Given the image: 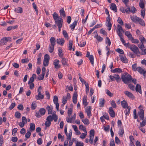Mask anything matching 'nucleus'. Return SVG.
Masks as SVG:
<instances>
[{
    "label": "nucleus",
    "mask_w": 146,
    "mask_h": 146,
    "mask_svg": "<svg viewBox=\"0 0 146 146\" xmlns=\"http://www.w3.org/2000/svg\"><path fill=\"white\" fill-rule=\"evenodd\" d=\"M121 78L122 81L126 84L129 82L132 79L131 76L126 72L122 74Z\"/></svg>",
    "instance_id": "1"
},
{
    "label": "nucleus",
    "mask_w": 146,
    "mask_h": 146,
    "mask_svg": "<svg viewBox=\"0 0 146 146\" xmlns=\"http://www.w3.org/2000/svg\"><path fill=\"white\" fill-rule=\"evenodd\" d=\"M140 110L139 111L138 113V115L140 119H143L144 117V111L143 110V107L142 105H140L139 107Z\"/></svg>",
    "instance_id": "2"
},
{
    "label": "nucleus",
    "mask_w": 146,
    "mask_h": 146,
    "mask_svg": "<svg viewBox=\"0 0 146 146\" xmlns=\"http://www.w3.org/2000/svg\"><path fill=\"white\" fill-rule=\"evenodd\" d=\"M11 38L10 37H4L0 41V45H5L8 41H11Z\"/></svg>",
    "instance_id": "3"
},
{
    "label": "nucleus",
    "mask_w": 146,
    "mask_h": 146,
    "mask_svg": "<svg viewBox=\"0 0 146 146\" xmlns=\"http://www.w3.org/2000/svg\"><path fill=\"white\" fill-rule=\"evenodd\" d=\"M50 56L48 54H46L44 56L43 61V65L45 66H47L48 65Z\"/></svg>",
    "instance_id": "4"
},
{
    "label": "nucleus",
    "mask_w": 146,
    "mask_h": 146,
    "mask_svg": "<svg viewBox=\"0 0 146 146\" xmlns=\"http://www.w3.org/2000/svg\"><path fill=\"white\" fill-rule=\"evenodd\" d=\"M130 49L136 54H138L140 53L138 48L136 46L134 45H132V46L130 47Z\"/></svg>",
    "instance_id": "5"
},
{
    "label": "nucleus",
    "mask_w": 146,
    "mask_h": 146,
    "mask_svg": "<svg viewBox=\"0 0 146 146\" xmlns=\"http://www.w3.org/2000/svg\"><path fill=\"white\" fill-rule=\"evenodd\" d=\"M58 98L57 96H54L53 102L56 105V108L58 111H59V104L58 103Z\"/></svg>",
    "instance_id": "6"
},
{
    "label": "nucleus",
    "mask_w": 146,
    "mask_h": 146,
    "mask_svg": "<svg viewBox=\"0 0 146 146\" xmlns=\"http://www.w3.org/2000/svg\"><path fill=\"white\" fill-rule=\"evenodd\" d=\"M117 33L119 36H122V33L124 32V31L123 30L122 27L119 25L117 26Z\"/></svg>",
    "instance_id": "7"
},
{
    "label": "nucleus",
    "mask_w": 146,
    "mask_h": 146,
    "mask_svg": "<svg viewBox=\"0 0 146 146\" xmlns=\"http://www.w3.org/2000/svg\"><path fill=\"white\" fill-rule=\"evenodd\" d=\"M106 26L108 27V30L110 31L111 29L112 25L110 22V18L109 16H108L106 18Z\"/></svg>",
    "instance_id": "8"
},
{
    "label": "nucleus",
    "mask_w": 146,
    "mask_h": 146,
    "mask_svg": "<svg viewBox=\"0 0 146 146\" xmlns=\"http://www.w3.org/2000/svg\"><path fill=\"white\" fill-rule=\"evenodd\" d=\"M91 110V107L90 106H87L85 109V112L86 113L88 117L89 118L92 115Z\"/></svg>",
    "instance_id": "9"
},
{
    "label": "nucleus",
    "mask_w": 146,
    "mask_h": 146,
    "mask_svg": "<svg viewBox=\"0 0 146 146\" xmlns=\"http://www.w3.org/2000/svg\"><path fill=\"white\" fill-rule=\"evenodd\" d=\"M125 94L130 98L133 99L135 98V97L133 94L131 92L128 91H125L124 92Z\"/></svg>",
    "instance_id": "10"
},
{
    "label": "nucleus",
    "mask_w": 146,
    "mask_h": 146,
    "mask_svg": "<svg viewBox=\"0 0 146 146\" xmlns=\"http://www.w3.org/2000/svg\"><path fill=\"white\" fill-rule=\"evenodd\" d=\"M60 61L58 59H55L53 61V64L54 66V68L58 69L60 67V65L59 64Z\"/></svg>",
    "instance_id": "11"
},
{
    "label": "nucleus",
    "mask_w": 146,
    "mask_h": 146,
    "mask_svg": "<svg viewBox=\"0 0 146 146\" xmlns=\"http://www.w3.org/2000/svg\"><path fill=\"white\" fill-rule=\"evenodd\" d=\"M65 42L64 39L63 38H58L56 40L57 43L61 45H63Z\"/></svg>",
    "instance_id": "12"
},
{
    "label": "nucleus",
    "mask_w": 146,
    "mask_h": 146,
    "mask_svg": "<svg viewBox=\"0 0 146 146\" xmlns=\"http://www.w3.org/2000/svg\"><path fill=\"white\" fill-rule=\"evenodd\" d=\"M78 97V94L76 92H74L72 97L73 102L74 104L77 103V100Z\"/></svg>",
    "instance_id": "13"
},
{
    "label": "nucleus",
    "mask_w": 146,
    "mask_h": 146,
    "mask_svg": "<svg viewBox=\"0 0 146 146\" xmlns=\"http://www.w3.org/2000/svg\"><path fill=\"white\" fill-rule=\"evenodd\" d=\"M119 56L121 60L124 63H127L128 60L126 57L125 55H120Z\"/></svg>",
    "instance_id": "14"
},
{
    "label": "nucleus",
    "mask_w": 146,
    "mask_h": 146,
    "mask_svg": "<svg viewBox=\"0 0 146 146\" xmlns=\"http://www.w3.org/2000/svg\"><path fill=\"white\" fill-rule=\"evenodd\" d=\"M55 22L58 27H62L63 20L62 18H60V19L55 21Z\"/></svg>",
    "instance_id": "15"
},
{
    "label": "nucleus",
    "mask_w": 146,
    "mask_h": 146,
    "mask_svg": "<svg viewBox=\"0 0 146 146\" xmlns=\"http://www.w3.org/2000/svg\"><path fill=\"white\" fill-rule=\"evenodd\" d=\"M130 17L132 21L135 23L137 22L139 19L136 16H130Z\"/></svg>",
    "instance_id": "16"
},
{
    "label": "nucleus",
    "mask_w": 146,
    "mask_h": 146,
    "mask_svg": "<svg viewBox=\"0 0 146 146\" xmlns=\"http://www.w3.org/2000/svg\"><path fill=\"white\" fill-rule=\"evenodd\" d=\"M44 98L43 94H41V93H38V95H36L35 96V98L37 100L43 99Z\"/></svg>",
    "instance_id": "17"
},
{
    "label": "nucleus",
    "mask_w": 146,
    "mask_h": 146,
    "mask_svg": "<svg viewBox=\"0 0 146 146\" xmlns=\"http://www.w3.org/2000/svg\"><path fill=\"white\" fill-rule=\"evenodd\" d=\"M137 71L141 74H145L146 73V71L140 67H138Z\"/></svg>",
    "instance_id": "18"
},
{
    "label": "nucleus",
    "mask_w": 146,
    "mask_h": 146,
    "mask_svg": "<svg viewBox=\"0 0 146 146\" xmlns=\"http://www.w3.org/2000/svg\"><path fill=\"white\" fill-rule=\"evenodd\" d=\"M109 112L111 117H115V113L112 107H111L109 108Z\"/></svg>",
    "instance_id": "19"
},
{
    "label": "nucleus",
    "mask_w": 146,
    "mask_h": 146,
    "mask_svg": "<svg viewBox=\"0 0 146 146\" xmlns=\"http://www.w3.org/2000/svg\"><path fill=\"white\" fill-rule=\"evenodd\" d=\"M67 136L66 139L67 140H70L71 138L72 135V131L70 129L69 131L68 134L67 133V134H66Z\"/></svg>",
    "instance_id": "20"
},
{
    "label": "nucleus",
    "mask_w": 146,
    "mask_h": 146,
    "mask_svg": "<svg viewBox=\"0 0 146 146\" xmlns=\"http://www.w3.org/2000/svg\"><path fill=\"white\" fill-rule=\"evenodd\" d=\"M50 44L55 46L56 45V39L54 37H52L50 39Z\"/></svg>",
    "instance_id": "21"
},
{
    "label": "nucleus",
    "mask_w": 146,
    "mask_h": 146,
    "mask_svg": "<svg viewBox=\"0 0 146 146\" xmlns=\"http://www.w3.org/2000/svg\"><path fill=\"white\" fill-rule=\"evenodd\" d=\"M110 7L111 9L113 11L115 12H116L117 11L116 6L114 3H111L110 6Z\"/></svg>",
    "instance_id": "22"
},
{
    "label": "nucleus",
    "mask_w": 146,
    "mask_h": 146,
    "mask_svg": "<svg viewBox=\"0 0 146 146\" xmlns=\"http://www.w3.org/2000/svg\"><path fill=\"white\" fill-rule=\"evenodd\" d=\"M121 105L123 108H127L128 104L127 102L125 100L121 102Z\"/></svg>",
    "instance_id": "23"
},
{
    "label": "nucleus",
    "mask_w": 146,
    "mask_h": 146,
    "mask_svg": "<svg viewBox=\"0 0 146 146\" xmlns=\"http://www.w3.org/2000/svg\"><path fill=\"white\" fill-rule=\"evenodd\" d=\"M87 97L86 96H84L83 99V104L85 106H86L88 105V103L87 102Z\"/></svg>",
    "instance_id": "24"
},
{
    "label": "nucleus",
    "mask_w": 146,
    "mask_h": 146,
    "mask_svg": "<svg viewBox=\"0 0 146 146\" xmlns=\"http://www.w3.org/2000/svg\"><path fill=\"white\" fill-rule=\"evenodd\" d=\"M14 11L18 13H21L23 12V9L21 7H19L15 9Z\"/></svg>",
    "instance_id": "25"
},
{
    "label": "nucleus",
    "mask_w": 146,
    "mask_h": 146,
    "mask_svg": "<svg viewBox=\"0 0 146 146\" xmlns=\"http://www.w3.org/2000/svg\"><path fill=\"white\" fill-rule=\"evenodd\" d=\"M53 18L54 20L55 21L60 19L61 18H60L58 16V14L56 12L54 13L53 14Z\"/></svg>",
    "instance_id": "26"
},
{
    "label": "nucleus",
    "mask_w": 146,
    "mask_h": 146,
    "mask_svg": "<svg viewBox=\"0 0 146 146\" xmlns=\"http://www.w3.org/2000/svg\"><path fill=\"white\" fill-rule=\"evenodd\" d=\"M111 72L113 73H120L122 72V70L119 68H115L112 70Z\"/></svg>",
    "instance_id": "27"
},
{
    "label": "nucleus",
    "mask_w": 146,
    "mask_h": 146,
    "mask_svg": "<svg viewBox=\"0 0 146 146\" xmlns=\"http://www.w3.org/2000/svg\"><path fill=\"white\" fill-rule=\"evenodd\" d=\"M46 109L48 111V114H50L52 113V107L48 106L46 107Z\"/></svg>",
    "instance_id": "28"
},
{
    "label": "nucleus",
    "mask_w": 146,
    "mask_h": 146,
    "mask_svg": "<svg viewBox=\"0 0 146 146\" xmlns=\"http://www.w3.org/2000/svg\"><path fill=\"white\" fill-rule=\"evenodd\" d=\"M105 104V100L103 98H101L99 100V105L100 107H103Z\"/></svg>",
    "instance_id": "29"
},
{
    "label": "nucleus",
    "mask_w": 146,
    "mask_h": 146,
    "mask_svg": "<svg viewBox=\"0 0 146 146\" xmlns=\"http://www.w3.org/2000/svg\"><path fill=\"white\" fill-rule=\"evenodd\" d=\"M135 89L137 92H139L140 93H141V86L137 84L136 85Z\"/></svg>",
    "instance_id": "30"
},
{
    "label": "nucleus",
    "mask_w": 146,
    "mask_h": 146,
    "mask_svg": "<svg viewBox=\"0 0 146 146\" xmlns=\"http://www.w3.org/2000/svg\"><path fill=\"white\" fill-rule=\"evenodd\" d=\"M58 56L60 57H62L63 56V54L62 53V48L59 47L58 49Z\"/></svg>",
    "instance_id": "31"
},
{
    "label": "nucleus",
    "mask_w": 146,
    "mask_h": 146,
    "mask_svg": "<svg viewBox=\"0 0 146 146\" xmlns=\"http://www.w3.org/2000/svg\"><path fill=\"white\" fill-rule=\"evenodd\" d=\"M82 121L86 125H88L90 124L89 121L86 118L82 119Z\"/></svg>",
    "instance_id": "32"
},
{
    "label": "nucleus",
    "mask_w": 146,
    "mask_h": 146,
    "mask_svg": "<svg viewBox=\"0 0 146 146\" xmlns=\"http://www.w3.org/2000/svg\"><path fill=\"white\" fill-rule=\"evenodd\" d=\"M73 44V43L72 41L69 40L68 45V48L69 50H72Z\"/></svg>",
    "instance_id": "33"
},
{
    "label": "nucleus",
    "mask_w": 146,
    "mask_h": 146,
    "mask_svg": "<svg viewBox=\"0 0 146 146\" xmlns=\"http://www.w3.org/2000/svg\"><path fill=\"white\" fill-rule=\"evenodd\" d=\"M31 108L32 110L35 109L37 107L36 102L35 101L33 102L31 106Z\"/></svg>",
    "instance_id": "34"
},
{
    "label": "nucleus",
    "mask_w": 146,
    "mask_h": 146,
    "mask_svg": "<svg viewBox=\"0 0 146 146\" xmlns=\"http://www.w3.org/2000/svg\"><path fill=\"white\" fill-rule=\"evenodd\" d=\"M62 63L63 66L67 65L68 60L65 58H63L62 60Z\"/></svg>",
    "instance_id": "35"
},
{
    "label": "nucleus",
    "mask_w": 146,
    "mask_h": 146,
    "mask_svg": "<svg viewBox=\"0 0 146 146\" xmlns=\"http://www.w3.org/2000/svg\"><path fill=\"white\" fill-rule=\"evenodd\" d=\"M60 15L63 17H65V13L63 8H62L59 11Z\"/></svg>",
    "instance_id": "36"
},
{
    "label": "nucleus",
    "mask_w": 146,
    "mask_h": 146,
    "mask_svg": "<svg viewBox=\"0 0 146 146\" xmlns=\"http://www.w3.org/2000/svg\"><path fill=\"white\" fill-rule=\"evenodd\" d=\"M55 46L49 44L48 47L49 51L50 52H52L54 50V47Z\"/></svg>",
    "instance_id": "37"
},
{
    "label": "nucleus",
    "mask_w": 146,
    "mask_h": 146,
    "mask_svg": "<svg viewBox=\"0 0 146 146\" xmlns=\"http://www.w3.org/2000/svg\"><path fill=\"white\" fill-rule=\"evenodd\" d=\"M139 39L141 43L143 44L146 43V40L143 36H140L139 37Z\"/></svg>",
    "instance_id": "38"
},
{
    "label": "nucleus",
    "mask_w": 146,
    "mask_h": 146,
    "mask_svg": "<svg viewBox=\"0 0 146 146\" xmlns=\"http://www.w3.org/2000/svg\"><path fill=\"white\" fill-rule=\"evenodd\" d=\"M88 58L92 64L93 65L94 64V58L93 56L92 55H90Z\"/></svg>",
    "instance_id": "39"
},
{
    "label": "nucleus",
    "mask_w": 146,
    "mask_h": 146,
    "mask_svg": "<svg viewBox=\"0 0 146 146\" xmlns=\"http://www.w3.org/2000/svg\"><path fill=\"white\" fill-rule=\"evenodd\" d=\"M30 130L31 131H33L35 130V124L33 123H31L30 124Z\"/></svg>",
    "instance_id": "40"
},
{
    "label": "nucleus",
    "mask_w": 146,
    "mask_h": 146,
    "mask_svg": "<svg viewBox=\"0 0 146 146\" xmlns=\"http://www.w3.org/2000/svg\"><path fill=\"white\" fill-rule=\"evenodd\" d=\"M77 24V22L76 21H74V22L70 25V27L72 30H73L76 26Z\"/></svg>",
    "instance_id": "41"
},
{
    "label": "nucleus",
    "mask_w": 146,
    "mask_h": 146,
    "mask_svg": "<svg viewBox=\"0 0 146 146\" xmlns=\"http://www.w3.org/2000/svg\"><path fill=\"white\" fill-rule=\"evenodd\" d=\"M84 133H82L80 136V138L81 139H83L85 138L87 135V131L84 132Z\"/></svg>",
    "instance_id": "42"
},
{
    "label": "nucleus",
    "mask_w": 146,
    "mask_h": 146,
    "mask_svg": "<svg viewBox=\"0 0 146 146\" xmlns=\"http://www.w3.org/2000/svg\"><path fill=\"white\" fill-rule=\"evenodd\" d=\"M126 108L127 109L125 110V114L126 115H128L130 113V111L131 108L129 106L127 107Z\"/></svg>",
    "instance_id": "43"
},
{
    "label": "nucleus",
    "mask_w": 146,
    "mask_h": 146,
    "mask_svg": "<svg viewBox=\"0 0 146 146\" xmlns=\"http://www.w3.org/2000/svg\"><path fill=\"white\" fill-rule=\"evenodd\" d=\"M94 37L99 42H101L103 40V38L98 35H96Z\"/></svg>",
    "instance_id": "44"
},
{
    "label": "nucleus",
    "mask_w": 146,
    "mask_h": 146,
    "mask_svg": "<svg viewBox=\"0 0 146 146\" xmlns=\"http://www.w3.org/2000/svg\"><path fill=\"white\" fill-rule=\"evenodd\" d=\"M85 85L86 86V94H88L89 91V86L87 82H85Z\"/></svg>",
    "instance_id": "45"
},
{
    "label": "nucleus",
    "mask_w": 146,
    "mask_h": 146,
    "mask_svg": "<svg viewBox=\"0 0 146 146\" xmlns=\"http://www.w3.org/2000/svg\"><path fill=\"white\" fill-rule=\"evenodd\" d=\"M138 22L141 25L143 26H144L145 25V23L144 21L140 18H139Z\"/></svg>",
    "instance_id": "46"
},
{
    "label": "nucleus",
    "mask_w": 146,
    "mask_h": 146,
    "mask_svg": "<svg viewBox=\"0 0 146 146\" xmlns=\"http://www.w3.org/2000/svg\"><path fill=\"white\" fill-rule=\"evenodd\" d=\"M68 99L65 96H63L62 98V106H63L66 103Z\"/></svg>",
    "instance_id": "47"
},
{
    "label": "nucleus",
    "mask_w": 146,
    "mask_h": 146,
    "mask_svg": "<svg viewBox=\"0 0 146 146\" xmlns=\"http://www.w3.org/2000/svg\"><path fill=\"white\" fill-rule=\"evenodd\" d=\"M45 110L43 108H40L39 110V112L42 115H44L45 113Z\"/></svg>",
    "instance_id": "48"
},
{
    "label": "nucleus",
    "mask_w": 146,
    "mask_h": 146,
    "mask_svg": "<svg viewBox=\"0 0 146 146\" xmlns=\"http://www.w3.org/2000/svg\"><path fill=\"white\" fill-rule=\"evenodd\" d=\"M79 129L80 130H82L84 132L87 131L86 127H84L82 125H79Z\"/></svg>",
    "instance_id": "49"
},
{
    "label": "nucleus",
    "mask_w": 146,
    "mask_h": 146,
    "mask_svg": "<svg viewBox=\"0 0 146 146\" xmlns=\"http://www.w3.org/2000/svg\"><path fill=\"white\" fill-rule=\"evenodd\" d=\"M137 65L136 64H135L132 65V70L134 71H137Z\"/></svg>",
    "instance_id": "50"
},
{
    "label": "nucleus",
    "mask_w": 146,
    "mask_h": 146,
    "mask_svg": "<svg viewBox=\"0 0 146 146\" xmlns=\"http://www.w3.org/2000/svg\"><path fill=\"white\" fill-rule=\"evenodd\" d=\"M139 6L141 8L144 9V5L143 0H140V2L139 3Z\"/></svg>",
    "instance_id": "51"
},
{
    "label": "nucleus",
    "mask_w": 146,
    "mask_h": 146,
    "mask_svg": "<svg viewBox=\"0 0 146 146\" xmlns=\"http://www.w3.org/2000/svg\"><path fill=\"white\" fill-rule=\"evenodd\" d=\"M114 79H115L117 82H118L120 80V78L118 74H114Z\"/></svg>",
    "instance_id": "52"
},
{
    "label": "nucleus",
    "mask_w": 146,
    "mask_h": 146,
    "mask_svg": "<svg viewBox=\"0 0 146 146\" xmlns=\"http://www.w3.org/2000/svg\"><path fill=\"white\" fill-rule=\"evenodd\" d=\"M115 143L116 144L118 145H119L121 144V142L119 139L116 136L115 138Z\"/></svg>",
    "instance_id": "53"
},
{
    "label": "nucleus",
    "mask_w": 146,
    "mask_h": 146,
    "mask_svg": "<svg viewBox=\"0 0 146 146\" xmlns=\"http://www.w3.org/2000/svg\"><path fill=\"white\" fill-rule=\"evenodd\" d=\"M62 33H63V34L64 37L66 39H68L69 38L68 36V35L66 31L65 30L63 31Z\"/></svg>",
    "instance_id": "54"
},
{
    "label": "nucleus",
    "mask_w": 146,
    "mask_h": 146,
    "mask_svg": "<svg viewBox=\"0 0 146 146\" xmlns=\"http://www.w3.org/2000/svg\"><path fill=\"white\" fill-rule=\"evenodd\" d=\"M47 120L51 122L53 120V116L52 115H50L48 116L46 119Z\"/></svg>",
    "instance_id": "55"
},
{
    "label": "nucleus",
    "mask_w": 146,
    "mask_h": 146,
    "mask_svg": "<svg viewBox=\"0 0 146 146\" xmlns=\"http://www.w3.org/2000/svg\"><path fill=\"white\" fill-rule=\"evenodd\" d=\"M95 131L94 129H91L90 131L89 137H94V135Z\"/></svg>",
    "instance_id": "56"
},
{
    "label": "nucleus",
    "mask_w": 146,
    "mask_h": 146,
    "mask_svg": "<svg viewBox=\"0 0 146 146\" xmlns=\"http://www.w3.org/2000/svg\"><path fill=\"white\" fill-rule=\"evenodd\" d=\"M110 104L113 108H115L116 107V104L115 102L113 101L112 100L111 101Z\"/></svg>",
    "instance_id": "57"
},
{
    "label": "nucleus",
    "mask_w": 146,
    "mask_h": 146,
    "mask_svg": "<svg viewBox=\"0 0 146 146\" xmlns=\"http://www.w3.org/2000/svg\"><path fill=\"white\" fill-rule=\"evenodd\" d=\"M106 94L109 96L112 97L113 96V94L111 93V92L108 90H106Z\"/></svg>",
    "instance_id": "58"
},
{
    "label": "nucleus",
    "mask_w": 146,
    "mask_h": 146,
    "mask_svg": "<svg viewBox=\"0 0 146 146\" xmlns=\"http://www.w3.org/2000/svg\"><path fill=\"white\" fill-rule=\"evenodd\" d=\"M106 44H108L109 46H110L111 44V42L108 37H106Z\"/></svg>",
    "instance_id": "59"
},
{
    "label": "nucleus",
    "mask_w": 146,
    "mask_h": 146,
    "mask_svg": "<svg viewBox=\"0 0 146 146\" xmlns=\"http://www.w3.org/2000/svg\"><path fill=\"white\" fill-rule=\"evenodd\" d=\"M25 124V123H27V119L24 116H23L22 118V121L21 122Z\"/></svg>",
    "instance_id": "60"
},
{
    "label": "nucleus",
    "mask_w": 146,
    "mask_h": 146,
    "mask_svg": "<svg viewBox=\"0 0 146 146\" xmlns=\"http://www.w3.org/2000/svg\"><path fill=\"white\" fill-rule=\"evenodd\" d=\"M72 112V109L71 108L69 109L68 111V117H70Z\"/></svg>",
    "instance_id": "61"
},
{
    "label": "nucleus",
    "mask_w": 146,
    "mask_h": 146,
    "mask_svg": "<svg viewBox=\"0 0 146 146\" xmlns=\"http://www.w3.org/2000/svg\"><path fill=\"white\" fill-rule=\"evenodd\" d=\"M53 120H54L55 122H56L57 121L58 117L56 114H52Z\"/></svg>",
    "instance_id": "62"
},
{
    "label": "nucleus",
    "mask_w": 146,
    "mask_h": 146,
    "mask_svg": "<svg viewBox=\"0 0 146 146\" xmlns=\"http://www.w3.org/2000/svg\"><path fill=\"white\" fill-rule=\"evenodd\" d=\"M51 124V122L49 121H48L46 120V121L45 123V124L46 127H49Z\"/></svg>",
    "instance_id": "63"
},
{
    "label": "nucleus",
    "mask_w": 146,
    "mask_h": 146,
    "mask_svg": "<svg viewBox=\"0 0 146 146\" xmlns=\"http://www.w3.org/2000/svg\"><path fill=\"white\" fill-rule=\"evenodd\" d=\"M143 120L142 122L140 123V126L141 127H143L146 124V120L143 119Z\"/></svg>",
    "instance_id": "64"
}]
</instances>
